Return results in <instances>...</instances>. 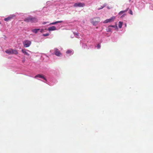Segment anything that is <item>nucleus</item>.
Masks as SVG:
<instances>
[{
    "label": "nucleus",
    "instance_id": "1",
    "mask_svg": "<svg viewBox=\"0 0 153 153\" xmlns=\"http://www.w3.org/2000/svg\"><path fill=\"white\" fill-rule=\"evenodd\" d=\"M100 21V18L99 17H95L90 19L91 23L93 25H97Z\"/></svg>",
    "mask_w": 153,
    "mask_h": 153
},
{
    "label": "nucleus",
    "instance_id": "2",
    "mask_svg": "<svg viewBox=\"0 0 153 153\" xmlns=\"http://www.w3.org/2000/svg\"><path fill=\"white\" fill-rule=\"evenodd\" d=\"M37 77L42 79L44 80L43 81H42L43 82L48 84L50 85H51L50 84L48 83L46 79L43 75L41 74H39L36 75L34 77L35 78H36Z\"/></svg>",
    "mask_w": 153,
    "mask_h": 153
},
{
    "label": "nucleus",
    "instance_id": "3",
    "mask_svg": "<svg viewBox=\"0 0 153 153\" xmlns=\"http://www.w3.org/2000/svg\"><path fill=\"white\" fill-rule=\"evenodd\" d=\"M31 43V42L30 41L27 40H24L23 42L24 46L26 48L30 46Z\"/></svg>",
    "mask_w": 153,
    "mask_h": 153
},
{
    "label": "nucleus",
    "instance_id": "4",
    "mask_svg": "<svg viewBox=\"0 0 153 153\" xmlns=\"http://www.w3.org/2000/svg\"><path fill=\"white\" fill-rule=\"evenodd\" d=\"M116 18L115 16H113L109 19H106L103 22V23H107L111 22L114 21Z\"/></svg>",
    "mask_w": 153,
    "mask_h": 153
},
{
    "label": "nucleus",
    "instance_id": "5",
    "mask_svg": "<svg viewBox=\"0 0 153 153\" xmlns=\"http://www.w3.org/2000/svg\"><path fill=\"white\" fill-rule=\"evenodd\" d=\"M54 53L56 56L58 57H61L62 56V54L60 52V51L56 48H55L54 49Z\"/></svg>",
    "mask_w": 153,
    "mask_h": 153
},
{
    "label": "nucleus",
    "instance_id": "6",
    "mask_svg": "<svg viewBox=\"0 0 153 153\" xmlns=\"http://www.w3.org/2000/svg\"><path fill=\"white\" fill-rule=\"evenodd\" d=\"M16 16V15L14 14H11L8 17L4 19V20L6 21H8L10 20Z\"/></svg>",
    "mask_w": 153,
    "mask_h": 153
},
{
    "label": "nucleus",
    "instance_id": "7",
    "mask_svg": "<svg viewBox=\"0 0 153 153\" xmlns=\"http://www.w3.org/2000/svg\"><path fill=\"white\" fill-rule=\"evenodd\" d=\"M74 6L75 7H83L85 6V4L84 3H76L74 4Z\"/></svg>",
    "mask_w": 153,
    "mask_h": 153
},
{
    "label": "nucleus",
    "instance_id": "8",
    "mask_svg": "<svg viewBox=\"0 0 153 153\" xmlns=\"http://www.w3.org/2000/svg\"><path fill=\"white\" fill-rule=\"evenodd\" d=\"M22 53H23L25 55L27 56H29L30 54L29 53H30L31 52L29 50H26L25 49H22L21 51Z\"/></svg>",
    "mask_w": 153,
    "mask_h": 153
},
{
    "label": "nucleus",
    "instance_id": "9",
    "mask_svg": "<svg viewBox=\"0 0 153 153\" xmlns=\"http://www.w3.org/2000/svg\"><path fill=\"white\" fill-rule=\"evenodd\" d=\"M66 53L69 56H71L73 55L74 53V51L71 49H68L67 50Z\"/></svg>",
    "mask_w": 153,
    "mask_h": 153
},
{
    "label": "nucleus",
    "instance_id": "10",
    "mask_svg": "<svg viewBox=\"0 0 153 153\" xmlns=\"http://www.w3.org/2000/svg\"><path fill=\"white\" fill-rule=\"evenodd\" d=\"M56 28L54 26H52L50 27H49L48 28V30L49 31H52L56 30Z\"/></svg>",
    "mask_w": 153,
    "mask_h": 153
},
{
    "label": "nucleus",
    "instance_id": "11",
    "mask_svg": "<svg viewBox=\"0 0 153 153\" xmlns=\"http://www.w3.org/2000/svg\"><path fill=\"white\" fill-rule=\"evenodd\" d=\"M18 52L17 51L16 49H13L11 48V55L15 54L17 55L18 54Z\"/></svg>",
    "mask_w": 153,
    "mask_h": 153
},
{
    "label": "nucleus",
    "instance_id": "12",
    "mask_svg": "<svg viewBox=\"0 0 153 153\" xmlns=\"http://www.w3.org/2000/svg\"><path fill=\"white\" fill-rule=\"evenodd\" d=\"M30 22H36L37 21V19L35 17L30 16Z\"/></svg>",
    "mask_w": 153,
    "mask_h": 153
},
{
    "label": "nucleus",
    "instance_id": "13",
    "mask_svg": "<svg viewBox=\"0 0 153 153\" xmlns=\"http://www.w3.org/2000/svg\"><path fill=\"white\" fill-rule=\"evenodd\" d=\"M106 30L107 32H111L112 30V29L110 25L108 26L106 29Z\"/></svg>",
    "mask_w": 153,
    "mask_h": 153
},
{
    "label": "nucleus",
    "instance_id": "14",
    "mask_svg": "<svg viewBox=\"0 0 153 153\" xmlns=\"http://www.w3.org/2000/svg\"><path fill=\"white\" fill-rule=\"evenodd\" d=\"M80 44L82 45V47L84 48H87V45L86 44L84 43L83 40L80 41Z\"/></svg>",
    "mask_w": 153,
    "mask_h": 153
},
{
    "label": "nucleus",
    "instance_id": "15",
    "mask_svg": "<svg viewBox=\"0 0 153 153\" xmlns=\"http://www.w3.org/2000/svg\"><path fill=\"white\" fill-rule=\"evenodd\" d=\"M5 52L9 55H11V48H9L6 50Z\"/></svg>",
    "mask_w": 153,
    "mask_h": 153
},
{
    "label": "nucleus",
    "instance_id": "16",
    "mask_svg": "<svg viewBox=\"0 0 153 153\" xmlns=\"http://www.w3.org/2000/svg\"><path fill=\"white\" fill-rule=\"evenodd\" d=\"M110 26L114 28L115 29L117 30H118V29L117 26V23H115V25H110Z\"/></svg>",
    "mask_w": 153,
    "mask_h": 153
},
{
    "label": "nucleus",
    "instance_id": "17",
    "mask_svg": "<svg viewBox=\"0 0 153 153\" xmlns=\"http://www.w3.org/2000/svg\"><path fill=\"white\" fill-rule=\"evenodd\" d=\"M39 29H35L32 30L31 31L33 33H36L39 31Z\"/></svg>",
    "mask_w": 153,
    "mask_h": 153
},
{
    "label": "nucleus",
    "instance_id": "18",
    "mask_svg": "<svg viewBox=\"0 0 153 153\" xmlns=\"http://www.w3.org/2000/svg\"><path fill=\"white\" fill-rule=\"evenodd\" d=\"M63 21H57L55 22H53L52 23H51L50 24V25H55L56 24L59 23H61Z\"/></svg>",
    "mask_w": 153,
    "mask_h": 153
},
{
    "label": "nucleus",
    "instance_id": "19",
    "mask_svg": "<svg viewBox=\"0 0 153 153\" xmlns=\"http://www.w3.org/2000/svg\"><path fill=\"white\" fill-rule=\"evenodd\" d=\"M30 16L26 18L25 19V21L27 22H30Z\"/></svg>",
    "mask_w": 153,
    "mask_h": 153
},
{
    "label": "nucleus",
    "instance_id": "20",
    "mask_svg": "<svg viewBox=\"0 0 153 153\" xmlns=\"http://www.w3.org/2000/svg\"><path fill=\"white\" fill-rule=\"evenodd\" d=\"M127 10H123V11H120L119 13H118V14L119 15H121L122 14H124V13H126L127 11Z\"/></svg>",
    "mask_w": 153,
    "mask_h": 153
},
{
    "label": "nucleus",
    "instance_id": "21",
    "mask_svg": "<svg viewBox=\"0 0 153 153\" xmlns=\"http://www.w3.org/2000/svg\"><path fill=\"white\" fill-rule=\"evenodd\" d=\"M123 24V22L121 21L119 22L118 27L120 28H121L122 27Z\"/></svg>",
    "mask_w": 153,
    "mask_h": 153
},
{
    "label": "nucleus",
    "instance_id": "22",
    "mask_svg": "<svg viewBox=\"0 0 153 153\" xmlns=\"http://www.w3.org/2000/svg\"><path fill=\"white\" fill-rule=\"evenodd\" d=\"M106 5H107L105 3L102 6H101L100 7H99V8H98L97 9L99 10L102 9Z\"/></svg>",
    "mask_w": 153,
    "mask_h": 153
},
{
    "label": "nucleus",
    "instance_id": "23",
    "mask_svg": "<svg viewBox=\"0 0 153 153\" xmlns=\"http://www.w3.org/2000/svg\"><path fill=\"white\" fill-rule=\"evenodd\" d=\"M74 35L76 36V37L78 38L79 37V34L77 33H74Z\"/></svg>",
    "mask_w": 153,
    "mask_h": 153
},
{
    "label": "nucleus",
    "instance_id": "24",
    "mask_svg": "<svg viewBox=\"0 0 153 153\" xmlns=\"http://www.w3.org/2000/svg\"><path fill=\"white\" fill-rule=\"evenodd\" d=\"M97 49H99L100 48V47H101V45H100V44H98L96 46V47Z\"/></svg>",
    "mask_w": 153,
    "mask_h": 153
},
{
    "label": "nucleus",
    "instance_id": "25",
    "mask_svg": "<svg viewBox=\"0 0 153 153\" xmlns=\"http://www.w3.org/2000/svg\"><path fill=\"white\" fill-rule=\"evenodd\" d=\"M49 34V33H46V34H43L42 35L44 36H48Z\"/></svg>",
    "mask_w": 153,
    "mask_h": 153
},
{
    "label": "nucleus",
    "instance_id": "26",
    "mask_svg": "<svg viewBox=\"0 0 153 153\" xmlns=\"http://www.w3.org/2000/svg\"><path fill=\"white\" fill-rule=\"evenodd\" d=\"M39 31L41 33H42L44 32V30L42 29H39Z\"/></svg>",
    "mask_w": 153,
    "mask_h": 153
},
{
    "label": "nucleus",
    "instance_id": "27",
    "mask_svg": "<svg viewBox=\"0 0 153 153\" xmlns=\"http://www.w3.org/2000/svg\"><path fill=\"white\" fill-rule=\"evenodd\" d=\"M129 13L132 15H133V12L131 10H129Z\"/></svg>",
    "mask_w": 153,
    "mask_h": 153
},
{
    "label": "nucleus",
    "instance_id": "28",
    "mask_svg": "<svg viewBox=\"0 0 153 153\" xmlns=\"http://www.w3.org/2000/svg\"><path fill=\"white\" fill-rule=\"evenodd\" d=\"M25 58H24V59H23V60H22V62H23V63H24V62H25Z\"/></svg>",
    "mask_w": 153,
    "mask_h": 153
},
{
    "label": "nucleus",
    "instance_id": "29",
    "mask_svg": "<svg viewBox=\"0 0 153 153\" xmlns=\"http://www.w3.org/2000/svg\"><path fill=\"white\" fill-rule=\"evenodd\" d=\"M49 3H50V1H47V4H49Z\"/></svg>",
    "mask_w": 153,
    "mask_h": 153
},
{
    "label": "nucleus",
    "instance_id": "30",
    "mask_svg": "<svg viewBox=\"0 0 153 153\" xmlns=\"http://www.w3.org/2000/svg\"><path fill=\"white\" fill-rule=\"evenodd\" d=\"M46 24V22H43V25H45V24Z\"/></svg>",
    "mask_w": 153,
    "mask_h": 153
},
{
    "label": "nucleus",
    "instance_id": "31",
    "mask_svg": "<svg viewBox=\"0 0 153 153\" xmlns=\"http://www.w3.org/2000/svg\"><path fill=\"white\" fill-rule=\"evenodd\" d=\"M152 8L151 7V9H152V10H153V6H152Z\"/></svg>",
    "mask_w": 153,
    "mask_h": 153
},
{
    "label": "nucleus",
    "instance_id": "32",
    "mask_svg": "<svg viewBox=\"0 0 153 153\" xmlns=\"http://www.w3.org/2000/svg\"><path fill=\"white\" fill-rule=\"evenodd\" d=\"M125 26L126 27V24H125Z\"/></svg>",
    "mask_w": 153,
    "mask_h": 153
},
{
    "label": "nucleus",
    "instance_id": "33",
    "mask_svg": "<svg viewBox=\"0 0 153 153\" xmlns=\"http://www.w3.org/2000/svg\"><path fill=\"white\" fill-rule=\"evenodd\" d=\"M1 24V22H0V24Z\"/></svg>",
    "mask_w": 153,
    "mask_h": 153
}]
</instances>
